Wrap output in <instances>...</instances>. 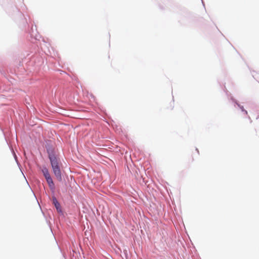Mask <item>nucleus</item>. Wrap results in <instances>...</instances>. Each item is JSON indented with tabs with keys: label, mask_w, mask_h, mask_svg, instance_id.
I'll list each match as a JSON object with an SVG mask.
<instances>
[{
	"label": "nucleus",
	"mask_w": 259,
	"mask_h": 259,
	"mask_svg": "<svg viewBox=\"0 0 259 259\" xmlns=\"http://www.w3.org/2000/svg\"><path fill=\"white\" fill-rule=\"evenodd\" d=\"M49 157L54 175L58 181L60 182L62 181V175L58 159L53 154H50Z\"/></svg>",
	"instance_id": "nucleus-1"
},
{
	"label": "nucleus",
	"mask_w": 259,
	"mask_h": 259,
	"mask_svg": "<svg viewBox=\"0 0 259 259\" xmlns=\"http://www.w3.org/2000/svg\"><path fill=\"white\" fill-rule=\"evenodd\" d=\"M46 181L48 184V185L51 190L54 191L55 190V185L51 177L46 179Z\"/></svg>",
	"instance_id": "nucleus-2"
},
{
	"label": "nucleus",
	"mask_w": 259,
	"mask_h": 259,
	"mask_svg": "<svg viewBox=\"0 0 259 259\" xmlns=\"http://www.w3.org/2000/svg\"><path fill=\"white\" fill-rule=\"evenodd\" d=\"M42 172L46 179L51 177L48 168H47L46 167H44L42 169Z\"/></svg>",
	"instance_id": "nucleus-3"
},
{
	"label": "nucleus",
	"mask_w": 259,
	"mask_h": 259,
	"mask_svg": "<svg viewBox=\"0 0 259 259\" xmlns=\"http://www.w3.org/2000/svg\"><path fill=\"white\" fill-rule=\"evenodd\" d=\"M53 202L55 204V206L56 207V208H57V209L58 210H60V204L59 203V202L57 201V199L56 198H53Z\"/></svg>",
	"instance_id": "nucleus-4"
},
{
	"label": "nucleus",
	"mask_w": 259,
	"mask_h": 259,
	"mask_svg": "<svg viewBox=\"0 0 259 259\" xmlns=\"http://www.w3.org/2000/svg\"><path fill=\"white\" fill-rule=\"evenodd\" d=\"M240 108L241 109V110L244 112V113L246 114V115H247L248 113H247V111L246 110H245L244 108H243V107H240Z\"/></svg>",
	"instance_id": "nucleus-5"
}]
</instances>
